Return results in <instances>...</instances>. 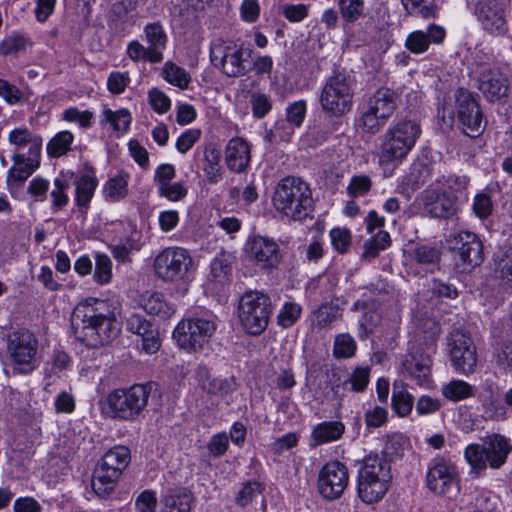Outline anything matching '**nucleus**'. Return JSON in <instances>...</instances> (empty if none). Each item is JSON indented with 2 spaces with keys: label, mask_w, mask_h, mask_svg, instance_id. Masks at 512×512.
Listing matches in <instances>:
<instances>
[{
  "label": "nucleus",
  "mask_w": 512,
  "mask_h": 512,
  "mask_svg": "<svg viewBox=\"0 0 512 512\" xmlns=\"http://www.w3.org/2000/svg\"><path fill=\"white\" fill-rule=\"evenodd\" d=\"M75 338L88 347L109 343L118 334L115 318L103 301L79 304L71 317Z\"/></svg>",
  "instance_id": "obj_1"
},
{
  "label": "nucleus",
  "mask_w": 512,
  "mask_h": 512,
  "mask_svg": "<svg viewBox=\"0 0 512 512\" xmlns=\"http://www.w3.org/2000/svg\"><path fill=\"white\" fill-rule=\"evenodd\" d=\"M421 135L420 124L413 119L400 118L383 133L379 148V164L395 168L414 148Z\"/></svg>",
  "instance_id": "obj_2"
},
{
  "label": "nucleus",
  "mask_w": 512,
  "mask_h": 512,
  "mask_svg": "<svg viewBox=\"0 0 512 512\" xmlns=\"http://www.w3.org/2000/svg\"><path fill=\"white\" fill-rule=\"evenodd\" d=\"M273 205L285 217L301 221L313 211L311 189L300 178H284L275 188Z\"/></svg>",
  "instance_id": "obj_3"
},
{
  "label": "nucleus",
  "mask_w": 512,
  "mask_h": 512,
  "mask_svg": "<svg viewBox=\"0 0 512 512\" xmlns=\"http://www.w3.org/2000/svg\"><path fill=\"white\" fill-rule=\"evenodd\" d=\"M399 97L396 90L385 86L367 95L358 107V127L368 134L378 133L396 111Z\"/></svg>",
  "instance_id": "obj_4"
},
{
  "label": "nucleus",
  "mask_w": 512,
  "mask_h": 512,
  "mask_svg": "<svg viewBox=\"0 0 512 512\" xmlns=\"http://www.w3.org/2000/svg\"><path fill=\"white\" fill-rule=\"evenodd\" d=\"M391 479V467L384 457L377 454L366 456L357 476L359 498L366 504L380 501L388 491Z\"/></svg>",
  "instance_id": "obj_5"
},
{
  "label": "nucleus",
  "mask_w": 512,
  "mask_h": 512,
  "mask_svg": "<svg viewBox=\"0 0 512 512\" xmlns=\"http://www.w3.org/2000/svg\"><path fill=\"white\" fill-rule=\"evenodd\" d=\"M151 394L148 384H133L110 391L106 397L107 415L114 420L135 422L143 415Z\"/></svg>",
  "instance_id": "obj_6"
},
{
  "label": "nucleus",
  "mask_w": 512,
  "mask_h": 512,
  "mask_svg": "<svg viewBox=\"0 0 512 512\" xmlns=\"http://www.w3.org/2000/svg\"><path fill=\"white\" fill-rule=\"evenodd\" d=\"M129 461L130 450L126 446H115L103 455L92 476V489L97 496L106 498L114 491Z\"/></svg>",
  "instance_id": "obj_7"
},
{
  "label": "nucleus",
  "mask_w": 512,
  "mask_h": 512,
  "mask_svg": "<svg viewBox=\"0 0 512 512\" xmlns=\"http://www.w3.org/2000/svg\"><path fill=\"white\" fill-rule=\"evenodd\" d=\"M249 54L242 45L232 40L217 38L210 44L209 58L211 65L229 78L246 75L250 68Z\"/></svg>",
  "instance_id": "obj_8"
},
{
  "label": "nucleus",
  "mask_w": 512,
  "mask_h": 512,
  "mask_svg": "<svg viewBox=\"0 0 512 512\" xmlns=\"http://www.w3.org/2000/svg\"><path fill=\"white\" fill-rule=\"evenodd\" d=\"M512 451L510 440L501 434L488 436L483 444H470L465 449V458L473 469H499Z\"/></svg>",
  "instance_id": "obj_9"
},
{
  "label": "nucleus",
  "mask_w": 512,
  "mask_h": 512,
  "mask_svg": "<svg viewBox=\"0 0 512 512\" xmlns=\"http://www.w3.org/2000/svg\"><path fill=\"white\" fill-rule=\"evenodd\" d=\"M271 299L259 291L244 293L238 305V317L243 329L252 336L262 334L272 315Z\"/></svg>",
  "instance_id": "obj_10"
},
{
  "label": "nucleus",
  "mask_w": 512,
  "mask_h": 512,
  "mask_svg": "<svg viewBox=\"0 0 512 512\" xmlns=\"http://www.w3.org/2000/svg\"><path fill=\"white\" fill-rule=\"evenodd\" d=\"M353 95V87L349 78L338 73L326 80L319 100L325 113L339 117L352 109Z\"/></svg>",
  "instance_id": "obj_11"
},
{
  "label": "nucleus",
  "mask_w": 512,
  "mask_h": 512,
  "mask_svg": "<svg viewBox=\"0 0 512 512\" xmlns=\"http://www.w3.org/2000/svg\"><path fill=\"white\" fill-rule=\"evenodd\" d=\"M193 259L181 247H167L155 257L153 268L156 276L164 282H178L189 277Z\"/></svg>",
  "instance_id": "obj_12"
},
{
  "label": "nucleus",
  "mask_w": 512,
  "mask_h": 512,
  "mask_svg": "<svg viewBox=\"0 0 512 512\" xmlns=\"http://www.w3.org/2000/svg\"><path fill=\"white\" fill-rule=\"evenodd\" d=\"M216 330L212 319L192 317L181 320L173 331L178 346L188 351H200L207 345Z\"/></svg>",
  "instance_id": "obj_13"
},
{
  "label": "nucleus",
  "mask_w": 512,
  "mask_h": 512,
  "mask_svg": "<svg viewBox=\"0 0 512 512\" xmlns=\"http://www.w3.org/2000/svg\"><path fill=\"white\" fill-rule=\"evenodd\" d=\"M451 249L456 267L462 272H471L479 267L485 258L484 245L481 238L470 231H460L451 236Z\"/></svg>",
  "instance_id": "obj_14"
},
{
  "label": "nucleus",
  "mask_w": 512,
  "mask_h": 512,
  "mask_svg": "<svg viewBox=\"0 0 512 512\" xmlns=\"http://www.w3.org/2000/svg\"><path fill=\"white\" fill-rule=\"evenodd\" d=\"M7 351L15 369L21 374L31 373L39 365L38 340L28 330L13 332L8 338Z\"/></svg>",
  "instance_id": "obj_15"
},
{
  "label": "nucleus",
  "mask_w": 512,
  "mask_h": 512,
  "mask_svg": "<svg viewBox=\"0 0 512 512\" xmlns=\"http://www.w3.org/2000/svg\"><path fill=\"white\" fill-rule=\"evenodd\" d=\"M456 116L463 132L475 137L484 130L483 113L474 94L459 88L455 93Z\"/></svg>",
  "instance_id": "obj_16"
},
{
  "label": "nucleus",
  "mask_w": 512,
  "mask_h": 512,
  "mask_svg": "<svg viewBox=\"0 0 512 512\" xmlns=\"http://www.w3.org/2000/svg\"><path fill=\"white\" fill-rule=\"evenodd\" d=\"M448 351L454 369L461 374L468 375L474 372L477 357L476 347L466 333L453 330L448 337Z\"/></svg>",
  "instance_id": "obj_17"
},
{
  "label": "nucleus",
  "mask_w": 512,
  "mask_h": 512,
  "mask_svg": "<svg viewBox=\"0 0 512 512\" xmlns=\"http://www.w3.org/2000/svg\"><path fill=\"white\" fill-rule=\"evenodd\" d=\"M349 482L348 470L339 461H331L323 466L318 476V491L328 500L338 499Z\"/></svg>",
  "instance_id": "obj_18"
},
{
  "label": "nucleus",
  "mask_w": 512,
  "mask_h": 512,
  "mask_svg": "<svg viewBox=\"0 0 512 512\" xmlns=\"http://www.w3.org/2000/svg\"><path fill=\"white\" fill-rule=\"evenodd\" d=\"M478 89L491 103H503L512 96V87L507 76L496 68L481 69L478 73Z\"/></svg>",
  "instance_id": "obj_19"
},
{
  "label": "nucleus",
  "mask_w": 512,
  "mask_h": 512,
  "mask_svg": "<svg viewBox=\"0 0 512 512\" xmlns=\"http://www.w3.org/2000/svg\"><path fill=\"white\" fill-rule=\"evenodd\" d=\"M475 15L488 33L501 35L506 32L504 8L497 0H480L476 5Z\"/></svg>",
  "instance_id": "obj_20"
},
{
  "label": "nucleus",
  "mask_w": 512,
  "mask_h": 512,
  "mask_svg": "<svg viewBox=\"0 0 512 512\" xmlns=\"http://www.w3.org/2000/svg\"><path fill=\"white\" fill-rule=\"evenodd\" d=\"M432 359L426 353L412 351L404 356L399 372L405 377L411 378L419 386H426L431 379Z\"/></svg>",
  "instance_id": "obj_21"
},
{
  "label": "nucleus",
  "mask_w": 512,
  "mask_h": 512,
  "mask_svg": "<svg viewBox=\"0 0 512 512\" xmlns=\"http://www.w3.org/2000/svg\"><path fill=\"white\" fill-rule=\"evenodd\" d=\"M425 211L434 218L448 219L457 214L460 206L434 184L423 192Z\"/></svg>",
  "instance_id": "obj_22"
},
{
  "label": "nucleus",
  "mask_w": 512,
  "mask_h": 512,
  "mask_svg": "<svg viewBox=\"0 0 512 512\" xmlns=\"http://www.w3.org/2000/svg\"><path fill=\"white\" fill-rule=\"evenodd\" d=\"M456 475V467L453 464L444 459H434L427 471V486L436 494H445L453 485Z\"/></svg>",
  "instance_id": "obj_23"
},
{
  "label": "nucleus",
  "mask_w": 512,
  "mask_h": 512,
  "mask_svg": "<svg viewBox=\"0 0 512 512\" xmlns=\"http://www.w3.org/2000/svg\"><path fill=\"white\" fill-rule=\"evenodd\" d=\"M247 252L262 268L276 267L281 259L277 243L262 236H255L247 243Z\"/></svg>",
  "instance_id": "obj_24"
},
{
  "label": "nucleus",
  "mask_w": 512,
  "mask_h": 512,
  "mask_svg": "<svg viewBox=\"0 0 512 512\" xmlns=\"http://www.w3.org/2000/svg\"><path fill=\"white\" fill-rule=\"evenodd\" d=\"M40 154H29L14 152L12 156L13 165L7 172V184L9 187H19L38 169L40 165Z\"/></svg>",
  "instance_id": "obj_25"
},
{
  "label": "nucleus",
  "mask_w": 512,
  "mask_h": 512,
  "mask_svg": "<svg viewBox=\"0 0 512 512\" xmlns=\"http://www.w3.org/2000/svg\"><path fill=\"white\" fill-rule=\"evenodd\" d=\"M446 36L445 29L436 24H431L424 30L411 32L405 41L406 48L414 53L421 54L426 52L431 44H441Z\"/></svg>",
  "instance_id": "obj_26"
},
{
  "label": "nucleus",
  "mask_w": 512,
  "mask_h": 512,
  "mask_svg": "<svg viewBox=\"0 0 512 512\" xmlns=\"http://www.w3.org/2000/svg\"><path fill=\"white\" fill-rule=\"evenodd\" d=\"M250 159V146L246 140L241 137H234L228 141L225 147V162L230 171L235 173L245 171Z\"/></svg>",
  "instance_id": "obj_27"
},
{
  "label": "nucleus",
  "mask_w": 512,
  "mask_h": 512,
  "mask_svg": "<svg viewBox=\"0 0 512 512\" xmlns=\"http://www.w3.org/2000/svg\"><path fill=\"white\" fill-rule=\"evenodd\" d=\"M470 178L466 175L448 174L436 179L434 185L459 206L468 199Z\"/></svg>",
  "instance_id": "obj_28"
},
{
  "label": "nucleus",
  "mask_w": 512,
  "mask_h": 512,
  "mask_svg": "<svg viewBox=\"0 0 512 512\" xmlns=\"http://www.w3.org/2000/svg\"><path fill=\"white\" fill-rule=\"evenodd\" d=\"M143 40L147 43L149 55L152 60L159 63L163 60V52L167 47L168 36L160 22L148 23L143 29Z\"/></svg>",
  "instance_id": "obj_29"
},
{
  "label": "nucleus",
  "mask_w": 512,
  "mask_h": 512,
  "mask_svg": "<svg viewBox=\"0 0 512 512\" xmlns=\"http://www.w3.org/2000/svg\"><path fill=\"white\" fill-rule=\"evenodd\" d=\"M345 432V425L342 421H323L313 427L309 445L312 447L321 446L330 442L338 441Z\"/></svg>",
  "instance_id": "obj_30"
},
{
  "label": "nucleus",
  "mask_w": 512,
  "mask_h": 512,
  "mask_svg": "<svg viewBox=\"0 0 512 512\" xmlns=\"http://www.w3.org/2000/svg\"><path fill=\"white\" fill-rule=\"evenodd\" d=\"M231 255L225 252L217 254L210 263L208 282L212 290H220L230 279Z\"/></svg>",
  "instance_id": "obj_31"
},
{
  "label": "nucleus",
  "mask_w": 512,
  "mask_h": 512,
  "mask_svg": "<svg viewBox=\"0 0 512 512\" xmlns=\"http://www.w3.org/2000/svg\"><path fill=\"white\" fill-rule=\"evenodd\" d=\"M75 204L82 214H86L98 186V179L93 173H86L75 181Z\"/></svg>",
  "instance_id": "obj_32"
},
{
  "label": "nucleus",
  "mask_w": 512,
  "mask_h": 512,
  "mask_svg": "<svg viewBox=\"0 0 512 512\" xmlns=\"http://www.w3.org/2000/svg\"><path fill=\"white\" fill-rule=\"evenodd\" d=\"M130 174L124 170L110 177L103 186L104 198L107 202L115 203L128 195Z\"/></svg>",
  "instance_id": "obj_33"
},
{
  "label": "nucleus",
  "mask_w": 512,
  "mask_h": 512,
  "mask_svg": "<svg viewBox=\"0 0 512 512\" xmlns=\"http://www.w3.org/2000/svg\"><path fill=\"white\" fill-rule=\"evenodd\" d=\"M140 304L144 311L150 315L168 318L174 314V308L159 292H146L141 296Z\"/></svg>",
  "instance_id": "obj_34"
},
{
  "label": "nucleus",
  "mask_w": 512,
  "mask_h": 512,
  "mask_svg": "<svg viewBox=\"0 0 512 512\" xmlns=\"http://www.w3.org/2000/svg\"><path fill=\"white\" fill-rule=\"evenodd\" d=\"M8 142L15 152L28 148L29 154H40L41 143L28 128H15L9 132Z\"/></svg>",
  "instance_id": "obj_35"
},
{
  "label": "nucleus",
  "mask_w": 512,
  "mask_h": 512,
  "mask_svg": "<svg viewBox=\"0 0 512 512\" xmlns=\"http://www.w3.org/2000/svg\"><path fill=\"white\" fill-rule=\"evenodd\" d=\"M495 274L503 281L504 289L512 293V250L501 249L494 255Z\"/></svg>",
  "instance_id": "obj_36"
},
{
  "label": "nucleus",
  "mask_w": 512,
  "mask_h": 512,
  "mask_svg": "<svg viewBox=\"0 0 512 512\" xmlns=\"http://www.w3.org/2000/svg\"><path fill=\"white\" fill-rule=\"evenodd\" d=\"M132 122V115L126 108L119 110H112L104 107L100 115V124H110L112 129L116 132H127Z\"/></svg>",
  "instance_id": "obj_37"
},
{
  "label": "nucleus",
  "mask_w": 512,
  "mask_h": 512,
  "mask_svg": "<svg viewBox=\"0 0 512 512\" xmlns=\"http://www.w3.org/2000/svg\"><path fill=\"white\" fill-rule=\"evenodd\" d=\"M341 311L338 306L332 304H323L312 312L311 322L313 328L322 330L328 329L334 322L341 318Z\"/></svg>",
  "instance_id": "obj_38"
},
{
  "label": "nucleus",
  "mask_w": 512,
  "mask_h": 512,
  "mask_svg": "<svg viewBox=\"0 0 512 512\" xmlns=\"http://www.w3.org/2000/svg\"><path fill=\"white\" fill-rule=\"evenodd\" d=\"M220 157V151L213 144L205 147L203 171L209 183H217L222 177Z\"/></svg>",
  "instance_id": "obj_39"
},
{
  "label": "nucleus",
  "mask_w": 512,
  "mask_h": 512,
  "mask_svg": "<svg viewBox=\"0 0 512 512\" xmlns=\"http://www.w3.org/2000/svg\"><path fill=\"white\" fill-rule=\"evenodd\" d=\"M391 401L394 411L400 417L408 416L413 409L414 397L403 384H394Z\"/></svg>",
  "instance_id": "obj_40"
},
{
  "label": "nucleus",
  "mask_w": 512,
  "mask_h": 512,
  "mask_svg": "<svg viewBox=\"0 0 512 512\" xmlns=\"http://www.w3.org/2000/svg\"><path fill=\"white\" fill-rule=\"evenodd\" d=\"M440 251L430 245H419L411 253V260L432 272L440 261Z\"/></svg>",
  "instance_id": "obj_41"
},
{
  "label": "nucleus",
  "mask_w": 512,
  "mask_h": 512,
  "mask_svg": "<svg viewBox=\"0 0 512 512\" xmlns=\"http://www.w3.org/2000/svg\"><path fill=\"white\" fill-rule=\"evenodd\" d=\"M391 244V238L387 231L380 230L373 237L366 240L363 245L361 258L370 261L376 258L379 253L387 249Z\"/></svg>",
  "instance_id": "obj_42"
},
{
  "label": "nucleus",
  "mask_w": 512,
  "mask_h": 512,
  "mask_svg": "<svg viewBox=\"0 0 512 512\" xmlns=\"http://www.w3.org/2000/svg\"><path fill=\"white\" fill-rule=\"evenodd\" d=\"M442 395L453 402L474 396V388L463 380H452L441 387Z\"/></svg>",
  "instance_id": "obj_43"
},
{
  "label": "nucleus",
  "mask_w": 512,
  "mask_h": 512,
  "mask_svg": "<svg viewBox=\"0 0 512 512\" xmlns=\"http://www.w3.org/2000/svg\"><path fill=\"white\" fill-rule=\"evenodd\" d=\"M74 141V134L71 131L63 130L58 132L48 143L47 153L50 157L59 158L66 155Z\"/></svg>",
  "instance_id": "obj_44"
},
{
  "label": "nucleus",
  "mask_w": 512,
  "mask_h": 512,
  "mask_svg": "<svg viewBox=\"0 0 512 512\" xmlns=\"http://www.w3.org/2000/svg\"><path fill=\"white\" fill-rule=\"evenodd\" d=\"M31 45L32 42L27 35L19 32H12L0 42V55H16Z\"/></svg>",
  "instance_id": "obj_45"
},
{
  "label": "nucleus",
  "mask_w": 512,
  "mask_h": 512,
  "mask_svg": "<svg viewBox=\"0 0 512 512\" xmlns=\"http://www.w3.org/2000/svg\"><path fill=\"white\" fill-rule=\"evenodd\" d=\"M192 495L188 491L166 495L162 499L161 512H190Z\"/></svg>",
  "instance_id": "obj_46"
},
{
  "label": "nucleus",
  "mask_w": 512,
  "mask_h": 512,
  "mask_svg": "<svg viewBox=\"0 0 512 512\" xmlns=\"http://www.w3.org/2000/svg\"><path fill=\"white\" fill-rule=\"evenodd\" d=\"M69 181L65 176L56 177L53 181V189L50 192L52 198L51 210L53 213L62 210L69 202L67 190Z\"/></svg>",
  "instance_id": "obj_47"
},
{
  "label": "nucleus",
  "mask_w": 512,
  "mask_h": 512,
  "mask_svg": "<svg viewBox=\"0 0 512 512\" xmlns=\"http://www.w3.org/2000/svg\"><path fill=\"white\" fill-rule=\"evenodd\" d=\"M162 73L167 82L180 89H186L191 81L189 73L184 68L172 62H166L164 64Z\"/></svg>",
  "instance_id": "obj_48"
},
{
  "label": "nucleus",
  "mask_w": 512,
  "mask_h": 512,
  "mask_svg": "<svg viewBox=\"0 0 512 512\" xmlns=\"http://www.w3.org/2000/svg\"><path fill=\"white\" fill-rule=\"evenodd\" d=\"M338 7L346 23H354L365 15L364 0H338Z\"/></svg>",
  "instance_id": "obj_49"
},
{
  "label": "nucleus",
  "mask_w": 512,
  "mask_h": 512,
  "mask_svg": "<svg viewBox=\"0 0 512 512\" xmlns=\"http://www.w3.org/2000/svg\"><path fill=\"white\" fill-rule=\"evenodd\" d=\"M302 314V306L295 302H285L277 314V324L284 329L292 327Z\"/></svg>",
  "instance_id": "obj_50"
},
{
  "label": "nucleus",
  "mask_w": 512,
  "mask_h": 512,
  "mask_svg": "<svg viewBox=\"0 0 512 512\" xmlns=\"http://www.w3.org/2000/svg\"><path fill=\"white\" fill-rule=\"evenodd\" d=\"M295 129L296 127L285 118L279 119L275 122L273 128L266 134V139L269 142H288L293 136Z\"/></svg>",
  "instance_id": "obj_51"
},
{
  "label": "nucleus",
  "mask_w": 512,
  "mask_h": 512,
  "mask_svg": "<svg viewBox=\"0 0 512 512\" xmlns=\"http://www.w3.org/2000/svg\"><path fill=\"white\" fill-rule=\"evenodd\" d=\"M94 280L104 285L110 282L112 278V261L106 254H96Z\"/></svg>",
  "instance_id": "obj_52"
},
{
  "label": "nucleus",
  "mask_w": 512,
  "mask_h": 512,
  "mask_svg": "<svg viewBox=\"0 0 512 512\" xmlns=\"http://www.w3.org/2000/svg\"><path fill=\"white\" fill-rule=\"evenodd\" d=\"M433 1L434 0H401L409 14H417L423 18H430L435 15Z\"/></svg>",
  "instance_id": "obj_53"
},
{
  "label": "nucleus",
  "mask_w": 512,
  "mask_h": 512,
  "mask_svg": "<svg viewBox=\"0 0 512 512\" xmlns=\"http://www.w3.org/2000/svg\"><path fill=\"white\" fill-rule=\"evenodd\" d=\"M356 351V342L349 334H339L334 341L333 353L336 358H349Z\"/></svg>",
  "instance_id": "obj_54"
},
{
  "label": "nucleus",
  "mask_w": 512,
  "mask_h": 512,
  "mask_svg": "<svg viewBox=\"0 0 512 512\" xmlns=\"http://www.w3.org/2000/svg\"><path fill=\"white\" fill-rule=\"evenodd\" d=\"M63 120L75 122L81 128H89L93 123L94 114L89 110L81 111L77 107H69L62 114Z\"/></svg>",
  "instance_id": "obj_55"
},
{
  "label": "nucleus",
  "mask_w": 512,
  "mask_h": 512,
  "mask_svg": "<svg viewBox=\"0 0 512 512\" xmlns=\"http://www.w3.org/2000/svg\"><path fill=\"white\" fill-rule=\"evenodd\" d=\"M159 196L172 202L184 199L188 193L187 188L181 182H169L157 188Z\"/></svg>",
  "instance_id": "obj_56"
},
{
  "label": "nucleus",
  "mask_w": 512,
  "mask_h": 512,
  "mask_svg": "<svg viewBox=\"0 0 512 512\" xmlns=\"http://www.w3.org/2000/svg\"><path fill=\"white\" fill-rule=\"evenodd\" d=\"M372 186V181L367 175H355L350 179L347 192L351 197H360L367 194Z\"/></svg>",
  "instance_id": "obj_57"
},
{
  "label": "nucleus",
  "mask_w": 512,
  "mask_h": 512,
  "mask_svg": "<svg viewBox=\"0 0 512 512\" xmlns=\"http://www.w3.org/2000/svg\"><path fill=\"white\" fill-rule=\"evenodd\" d=\"M370 372L366 367H357L350 374L345 384H350V388L354 392H363L369 383Z\"/></svg>",
  "instance_id": "obj_58"
},
{
  "label": "nucleus",
  "mask_w": 512,
  "mask_h": 512,
  "mask_svg": "<svg viewBox=\"0 0 512 512\" xmlns=\"http://www.w3.org/2000/svg\"><path fill=\"white\" fill-rule=\"evenodd\" d=\"M149 104L158 114H164L171 108V100L160 89L152 88L148 92Z\"/></svg>",
  "instance_id": "obj_59"
},
{
  "label": "nucleus",
  "mask_w": 512,
  "mask_h": 512,
  "mask_svg": "<svg viewBox=\"0 0 512 512\" xmlns=\"http://www.w3.org/2000/svg\"><path fill=\"white\" fill-rule=\"evenodd\" d=\"M149 53L150 52L148 48L137 40L130 41L127 45L126 54L128 58L135 63L139 61H144L151 64L159 63L157 60H152Z\"/></svg>",
  "instance_id": "obj_60"
},
{
  "label": "nucleus",
  "mask_w": 512,
  "mask_h": 512,
  "mask_svg": "<svg viewBox=\"0 0 512 512\" xmlns=\"http://www.w3.org/2000/svg\"><path fill=\"white\" fill-rule=\"evenodd\" d=\"M49 191V181L42 177L33 178L27 187V193L34 202H44L47 199Z\"/></svg>",
  "instance_id": "obj_61"
},
{
  "label": "nucleus",
  "mask_w": 512,
  "mask_h": 512,
  "mask_svg": "<svg viewBox=\"0 0 512 512\" xmlns=\"http://www.w3.org/2000/svg\"><path fill=\"white\" fill-rule=\"evenodd\" d=\"M130 83L128 72L113 71L107 79V89L114 95L122 94Z\"/></svg>",
  "instance_id": "obj_62"
},
{
  "label": "nucleus",
  "mask_w": 512,
  "mask_h": 512,
  "mask_svg": "<svg viewBox=\"0 0 512 512\" xmlns=\"http://www.w3.org/2000/svg\"><path fill=\"white\" fill-rule=\"evenodd\" d=\"M200 137V129H187L177 138L175 147L178 152L185 154L193 147V145L200 139Z\"/></svg>",
  "instance_id": "obj_63"
},
{
  "label": "nucleus",
  "mask_w": 512,
  "mask_h": 512,
  "mask_svg": "<svg viewBox=\"0 0 512 512\" xmlns=\"http://www.w3.org/2000/svg\"><path fill=\"white\" fill-rule=\"evenodd\" d=\"M307 111L306 102L304 100H298L291 103L286 108V120H288L296 128H299L305 118Z\"/></svg>",
  "instance_id": "obj_64"
}]
</instances>
